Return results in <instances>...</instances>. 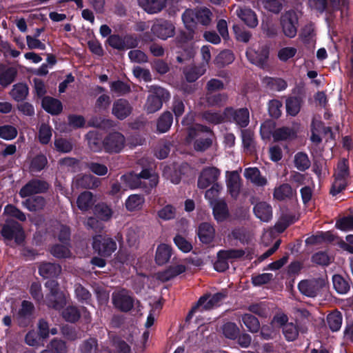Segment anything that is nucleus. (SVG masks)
Segmentation results:
<instances>
[{
  "label": "nucleus",
  "instance_id": "obj_53",
  "mask_svg": "<svg viewBox=\"0 0 353 353\" xmlns=\"http://www.w3.org/2000/svg\"><path fill=\"white\" fill-rule=\"evenodd\" d=\"M17 136V130L9 125L0 127V138L5 140L14 139Z\"/></svg>",
  "mask_w": 353,
  "mask_h": 353
},
{
  "label": "nucleus",
  "instance_id": "obj_63",
  "mask_svg": "<svg viewBox=\"0 0 353 353\" xmlns=\"http://www.w3.org/2000/svg\"><path fill=\"white\" fill-rule=\"evenodd\" d=\"M54 147L59 152H69L72 149V144L70 141L60 138L55 139Z\"/></svg>",
  "mask_w": 353,
  "mask_h": 353
},
{
  "label": "nucleus",
  "instance_id": "obj_19",
  "mask_svg": "<svg viewBox=\"0 0 353 353\" xmlns=\"http://www.w3.org/2000/svg\"><path fill=\"white\" fill-rule=\"evenodd\" d=\"M225 116L232 117L234 121L241 127L247 126L250 121V114L247 108H241L237 110L226 108Z\"/></svg>",
  "mask_w": 353,
  "mask_h": 353
},
{
  "label": "nucleus",
  "instance_id": "obj_52",
  "mask_svg": "<svg viewBox=\"0 0 353 353\" xmlns=\"http://www.w3.org/2000/svg\"><path fill=\"white\" fill-rule=\"evenodd\" d=\"M348 183V179L334 177V181L332 183L330 193L332 195H336L342 192Z\"/></svg>",
  "mask_w": 353,
  "mask_h": 353
},
{
  "label": "nucleus",
  "instance_id": "obj_1",
  "mask_svg": "<svg viewBox=\"0 0 353 353\" xmlns=\"http://www.w3.org/2000/svg\"><path fill=\"white\" fill-rule=\"evenodd\" d=\"M125 188L134 189L139 187L153 188L159 181L158 176L149 170H143L139 174L128 173L121 177Z\"/></svg>",
  "mask_w": 353,
  "mask_h": 353
},
{
  "label": "nucleus",
  "instance_id": "obj_7",
  "mask_svg": "<svg viewBox=\"0 0 353 353\" xmlns=\"http://www.w3.org/2000/svg\"><path fill=\"white\" fill-rule=\"evenodd\" d=\"M280 23L283 32L286 37L294 38L296 35L298 16L296 12L290 10L283 14Z\"/></svg>",
  "mask_w": 353,
  "mask_h": 353
},
{
  "label": "nucleus",
  "instance_id": "obj_25",
  "mask_svg": "<svg viewBox=\"0 0 353 353\" xmlns=\"http://www.w3.org/2000/svg\"><path fill=\"white\" fill-rule=\"evenodd\" d=\"M34 306L32 303L28 301H23L21 304V308L19 311L16 318L19 325H26L33 311Z\"/></svg>",
  "mask_w": 353,
  "mask_h": 353
},
{
  "label": "nucleus",
  "instance_id": "obj_39",
  "mask_svg": "<svg viewBox=\"0 0 353 353\" xmlns=\"http://www.w3.org/2000/svg\"><path fill=\"white\" fill-rule=\"evenodd\" d=\"M46 202L43 197L40 196H34L26 199L23 205L30 211H37L43 209Z\"/></svg>",
  "mask_w": 353,
  "mask_h": 353
},
{
  "label": "nucleus",
  "instance_id": "obj_61",
  "mask_svg": "<svg viewBox=\"0 0 353 353\" xmlns=\"http://www.w3.org/2000/svg\"><path fill=\"white\" fill-rule=\"evenodd\" d=\"M297 50L294 47H284L281 48L278 52V58L281 61H287L290 58L295 56Z\"/></svg>",
  "mask_w": 353,
  "mask_h": 353
},
{
  "label": "nucleus",
  "instance_id": "obj_62",
  "mask_svg": "<svg viewBox=\"0 0 353 353\" xmlns=\"http://www.w3.org/2000/svg\"><path fill=\"white\" fill-rule=\"evenodd\" d=\"M239 331L238 327L234 323L228 322L223 326V333L228 339H235Z\"/></svg>",
  "mask_w": 353,
  "mask_h": 353
},
{
  "label": "nucleus",
  "instance_id": "obj_11",
  "mask_svg": "<svg viewBox=\"0 0 353 353\" xmlns=\"http://www.w3.org/2000/svg\"><path fill=\"white\" fill-rule=\"evenodd\" d=\"M225 294L219 292L211 296L201 297L197 305L194 307L189 315H192L197 310H210L219 305L220 302L225 297Z\"/></svg>",
  "mask_w": 353,
  "mask_h": 353
},
{
  "label": "nucleus",
  "instance_id": "obj_2",
  "mask_svg": "<svg viewBox=\"0 0 353 353\" xmlns=\"http://www.w3.org/2000/svg\"><path fill=\"white\" fill-rule=\"evenodd\" d=\"M182 20L185 28L191 30L197 22L205 26H209L212 20V13L205 7L196 10L187 9L182 15Z\"/></svg>",
  "mask_w": 353,
  "mask_h": 353
},
{
  "label": "nucleus",
  "instance_id": "obj_55",
  "mask_svg": "<svg viewBox=\"0 0 353 353\" xmlns=\"http://www.w3.org/2000/svg\"><path fill=\"white\" fill-rule=\"evenodd\" d=\"M51 254L57 258H69L71 252L68 248L63 245H56L50 250Z\"/></svg>",
  "mask_w": 353,
  "mask_h": 353
},
{
  "label": "nucleus",
  "instance_id": "obj_6",
  "mask_svg": "<svg viewBox=\"0 0 353 353\" xmlns=\"http://www.w3.org/2000/svg\"><path fill=\"white\" fill-rule=\"evenodd\" d=\"M46 287L50 290V294L46 297L48 305L57 310L61 309L65 304V296L58 290L57 282L49 280L46 283Z\"/></svg>",
  "mask_w": 353,
  "mask_h": 353
},
{
  "label": "nucleus",
  "instance_id": "obj_45",
  "mask_svg": "<svg viewBox=\"0 0 353 353\" xmlns=\"http://www.w3.org/2000/svg\"><path fill=\"white\" fill-rule=\"evenodd\" d=\"M242 321L251 332H256L260 328V324L258 319L251 314H244L242 316Z\"/></svg>",
  "mask_w": 353,
  "mask_h": 353
},
{
  "label": "nucleus",
  "instance_id": "obj_40",
  "mask_svg": "<svg viewBox=\"0 0 353 353\" xmlns=\"http://www.w3.org/2000/svg\"><path fill=\"white\" fill-rule=\"evenodd\" d=\"M28 94V88L24 83H18L13 86L10 91L11 97L16 101L23 100Z\"/></svg>",
  "mask_w": 353,
  "mask_h": 353
},
{
  "label": "nucleus",
  "instance_id": "obj_48",
  "mask_svg": "<svg viewBox=\"0 0 353 353\" xmlns=\"http://www.w3.org/2000/svg\"><path fill=\"white\" fill-rule=\"evenodd\" d=\"M222 190V185L220 183H214L211 188L206 190L205 193V198L209 201L210 205H212L219 195Z\"/></svg>",
  "mask_w": 353,
  "mask_h": 353
},
{
  "label": "nucleus",
  "instance_id": "obj_44",
  "mask_svg": "<svg viewBox=\"0 0 353 353\" xmlns=\"http://www.w3.org/2000/svg\"><path fill=\"white\" fill-rule=\"evenodd\" d=\"M327 321L330 328L332 331H338L342 324L341 314L339 312H332L327 316Z\"/></svg>",
  "mask_w": 353,
  "mask_h": 353
},
{
  "label": "nucleus",
  "instance_id": "obj_32",
  "mask_svg": "<svg viewBox=\"0 0 353 353\" xmlns=\"http://www.w3.org/2000/svg\"><path fill=\"white\" fill-rule=\"evenodd\" d=\"M17 74V70L12 67H6L0 65V84L2 86H7L14 79Z\"/></svg>",
  "mask_w": 353,
  "mask_h": 353
},
{
  "label": "nucleus",
  "instance_id": "obj_30",
  "mask_svg": "<svg viewBox=\"0 0 353 353\" xmlns=\"http://www.w3.org/2000/svg\"><path fill=\"white\" fill-rule=\"evenodd\" d=\"M39 270L43 277L51 278L58 276L61 272V268L56 263H44L40 265Z\"/></svg>",
  "mask_w": 353,
  "mask_h": 353
},
{
  "label": "nucleus",
  "instance_id": "obj_37",
  "mask_svg": "<svg viewBox=\"0 0 353 353\" xmlns=\"http://www.w3.org/2000/svg\"><path fill=\"white\" fill-rule=\"evenodd\" d=\"M145 199L139 194H132L125 201V207L128 211H137L142 208Z\"/></svg>",
  "mask_w": 353,
  "mask_h": 353
},
{
  "label": "nucleus",
  "instance_id": "obj_56",
  "mask_svg": "<svg viewBox=\"0 0 353 353\" xmlns=\"http://www.w3.org/2000/svg\"><path fill=\"white\" fill-rule=\"evenodd\" d=\"M96 214L102 220L108 221L112 216V210L105 204H99L95 207Z\"/></svg>",
  "mask_w": 353,
  "mask_h": 353
},
{
  "label": "nucleus",
  "instance_id": "obj_5",
  "mask_svg": "<svg viewBox=\"0 0 353 353\" xmlns=\"http://www.w3.org/2000/svg\"><path fill=\"white\" fill-rule=\"evenodd\" d=\"M92 247L99 255L110 256L117 250V243L107 235H97L93 238Z\"/></svg>",
  "mask_w": 353,
  "mask_h": 353
},
{
  "label": "nucleus",
  "instance_id": "obj_41",
  "mask_svg": "<svg viewBox=\"0 0 353 353\" xmlns=\"http://www.w3.org/2000/svg\"><path fill=\"white\" fill-rule=\"evenodd\" d=\"M333 286L339 294H346L350 290V284L341 276L336 274L332 278Z\"/></svg>",
  "mask_w": 353,
  "mask_h": 353
},
{
  "label": "nucleus",
  "instance_id": "obj_51",
  "mask_svg": "<svg viewBox=\"0 0 353 353\" xmlns=\"http://www.w3.org/2000/svg\"><path fill=\"white\" fill-rule=\"evenodd\" d=\"M228 99L225 94H208L206 103L209 106H219L223 104Z\"/></svg>",
  "mask_w": 353,
  "mask_h": 353
},
{
  "label": "nucleus",
  "instance_id": "obj_22",
  "mask_svg": "<svg viewBox=\"0 0 353 353\" xmlns=\"http://www.w3.org/2000/svg\"><path fill=\"white\" fill-rule=\"evenodd\" d=\"M227 187L232 197H236L239 195L241 189V179L237 172L233 171L228 173Z\"/></svg>",
  "mask_w": 353,
  "mask_h": 353
},
{
  "label": "nucleus",
  "instance_id": "obj_21",
  "mask_svg": "<svg viewBox=\"0 0 353 353\" xmlns=\"http://www.w3.org/2000/svg\"><path fill=\"white\" fill-rule=\"evenodd\" d=\"M296 194V190L292 189L289 184L283 183L274 188L273 197L276 200L283 201L292 199Z\"/></svg>",
  "mask_w": 353,
  "mask_h": 353
},
{
  "label": "nucleus",
  "instance_id": "obj_58",
  "mask_svg": "<svg viewBox=\"0 0 353 353\" xmlns=\"http://www.w3.org/2000/svg\"><path fill=\"white\" fill-rule=\"evenodd\" d=\"M282 102L273 99L269 102L268 111L270 115L273 118H279L281 114Z\"/></svg>",
  "mask_w": 353,
  "mask_h": 353
},
{
  "label": "nucleus",
  "instance_id": "obj_13",
  "mask_svg": "<svg viewBox=\"0 0 353 353\" xmlns=\"http://www.w3.org/2000/svg\"><path fill=\"white\" fill-rule=\"evenodd\" d=\"M1 233L5 239H14L17 243H21L24 239V233L21 225L14 221L4 225Z\"/></svg>",
  "mask_w": 353,
  "mask_h": 353
},
{
  "label": "nucleus",
  "instance_id": "obj_33",
  "mask_svg": "<svg viewBox=\"0 0 353 353\" xmlns=\"http://www.w3.org/2000/svg\"><path fill=\"white\" fill-rule=\"evenodd\" d=\"M172 255V249L170 245L162 243L157 248L155 260L159 265L166 263Z\"/></svg>",
  "mask_w": 353,
  "mask_h": 353
},
{
  "label": "nucleus",
  "instance_id": "obj_34",
  "mask_svg": "<svg viewBox=\"0 0 353 353\" xmlns=\"http://www.w3.org/2000/svg\"><path fill=\"white\" fill-rule=\"evenodd\" d=\"M298 125L293 128L290 127H283L276 129L274 134L273 137L276 141H282V140H286L288 139H292L295 137L297 130H298Z\"/></svg>",
  "mask_w": 353,
  "mask_h": 353
},
{
  "label": "nucleus",
  "instance_id": "obj_24",
  "mask_svg": "<svg viewBox=\"0 0 353 353\" xmlns=\"http://www.w3.org/2000/svg\"><path fill=\"white\" fill-rule=\"evenodd\" d=\"M244 176L257 186H264L268 183L266 178L261 176L260 171L256 168H246L244 171Z\"/></svg>",
  "mask_w": 353,
  "mask_h": 353
},
{
  "label": "nucleus",
  "instance_id": "obj_15",
  "mask_svg": "<svg viewBox=\"0 0 353 353\" xmlns=\"http://www.w3.org/2000/svg\"><path fill=\"white\" fill-rule=\"evenodd\" d=\"M323 285L324 281L323 280H305L299 283V290L303 294L314 297Z\"/></svg>",
  "mask_w": 353,
  "mask_h": 353
},
{
  "label": "nucleus",
  "instance_id": "obj_46",
  "mask_svg": "<svg viewBox=\"0 0 353 353\" xmlns=\"http://www.w3.org/2000/svg\"><path fill=\"white\" fill-rule=\"evenodd\" d=\"M294 162L295 167L301 171H304L310 166L307 155L303 152H299L294 156Z\"/></svg>",
  "mask_w": 353,
  "mask_h": 353
},
{
  "label": "nucleus",
  "instance_id": "obj_18",
  "mask_svg": "<svg viewBox=\"0 0 353 353\" xmlns=\"http://www.w3.org/2000/svg\"><path fill=\"white\" fill-rule=\"evenodd\" d=\"M132 110L128 101L120 99L114 102L112 112L117 119L123 120L131 114Z\"/></svg>",
  "mask_w": 353,
  "mask_h": 353
},
{
  "label": "nucleus",
  "instance_id": "obj_57",
  "mask_svg": "<svg viewBox=\"0 0 353 353\" xmlns=\"http://www.w3.org/2000/svg\"><path fill=\"white\" fill-rule=\"evenodd\" d=\"M334 177L349 179V166L345 159H342L338 163Z\"/></svg>",
  "mask_w": 353,
  "mask_h": 353
},
{
  "label": "nucleus",
  "instance_id": "obj_59",
  "mask_svg": "<svg viewBox=\"0 0 353 353\" xmlns=\"http://www.w3.org/2000/svg\"><path fill=\"white\" fill-rule=\"evenodd\" d=\"M336 227L341 230L348 231L353 230V215H349L338 220Z\"/></svg>",
  "mask_w": 353,
  "mask_h": 353
},
{
  "label": "nucleus",
  "instance_id": "obj_26",
  "mask_svg": "<svg viewBox=\"0 0 353 353\" xmlns=\"http://www.w3.org/2000/svg\"><path fill=\"white\" fill-rule=\"evenodd\" d=\"M215 234V230L213 226L208 223H202L198 228V236L201 241L204 243H210Z\"/></svg>",
  "mask_w": 353,
  "mask_h": 353
},
{
  "label": "nucleus",
  "instance_id": "obj_54",
  "mask_svg": "<svg viewBox=\"0 0 353 353\" xmlns=\"http://www.w3.org/2000/svg\"><path fill=\"white\" fill-rule=\"evenodd\" d=\"M158 216L162 220L172 219L176 216V209L171 205H167L158 211Z\"/></svg>",
  "mask_w": 353,
  "mask_h": 353
},
{
  "label": "nucleus",
  "instance_id": "obj_64",
  "mask_svg": "<svg viewBox=\"0 0 353 353\" xmlns=\"http://www.w3.org/2000/svg\"><path fill=\"white\" fill-rule=\"evenodd\" d=\"M88 145L90 148L94 151L97 152L101 150L100 146V140L97 137V134L95 132H90L86 135Z\"/></svg>",
  "mask_w": 353,
  "mask_h": 353
},
{
  "label": "nucleus",
  "instance_id": "obj_29",
  "mask_svg": "<svg viewBox=\"0 0 353 353\" xmlns=\"http://www.w3.org/2000/svg\"><path fill=\"white\" fill-rule=\"evenodd\" d=\"M185 270V265L182 264L171 266L166 270L159 272L157 277L162 281H167L184 272Z\"/></svg>",
  "mask_w": 353,
  "mask_h": 353
},
{
  "label": "nucleus",
  "instance_id": "obj_8",
  "mask_svg": "<svg viewBox=\"0 0 353 353\" xmlns=\"http://www.w3.org/2000/svg\"><path fill=\"white\" fill-rule=\"evenodd\" d=\"M221 171L215 167H207L202 170L198 179L197 185L200 189H205L214 183H219Z\"/></svg>",
  "mask_w": 353,
  "mask_h": 353
},
{
  "label": "nucleus",
  "instance_id": "obj_12",
  "mask_svg": "<svg viewBox=\"0 0 353 353\" xmlns=\"http://www.w3.org/2000/svg\"><path fill=\"white\" fill-rule=\"evenodd\" d=\"M174 30L175 28L171 22L162 19L156 21L151 28L153 34L163 40L173 37Z\"/></svg>",
  "mask_w": 353,
  "mask_h": 353
},
{
  "label": "nucleus",
  "instance_id": "obj_31",
  "mask_svg": "<svg viewBox=\"0 0 353 353\" xmlns=\"http://www.w3.org/2000/svg\"><path fill=\"white\" fill-rule=\"evenodd\" d=\"M42 107L46 112L52 114H57L62 110L61 101L50 97H46L43 99Z\"/></svg>",
  "mask_w": 353,
  "mask_h": 353
},
{
  "label": "nucleus",
  "instance_id": "obj_60",
  "mask_svg": "<svg viewBox=\"0 0 353 353\" xmlns=\"http://www.w3.org/2000/svg\"><path fill=\"white\" fill-rule=\"evenodd\" d=\"M110 90L118 95H123L130 91V87L121 81H117L110 83Z\"/></svg>",
  "mask_w": 353,
  "mask_h": 353
},
{
  "label": "nucleus",
  "instance_id": "obj_50",
  "mask_svg": "<svg viewBox=\"0 0 353 353\" xmlns=\"http://www.w3.org/2000/svg\"><path fill=\"white\" fill-rule=\"evenodd\" d=\"M283 332L288 341L295 340L299 334L296 326L292 323H284L283 326Z\"/></svg>",
  "mask_w": 353,
  "mask_h": 353
},
{
  "label": "nucleus",
  "instance_id": "obj_16",
  "mask_svg": "<svg viewBox=\"0 0 353 353\" xmlns=\"http://www.w3.org/2000/svg\"><path fill=\"white\" fill-rule=\"evenodd\" d=\"M268 54L269 50L264 46L259 48L257 50L254 48H249L246 52V55L250 62L261 68L265 65Z\"/></svg>",
  "mask_w": 353,
  "mask_h": 353
},
{
  "label": "nucleus",
  "instance_id": "obj_14",
  "mask_svg": "<svg viewBox=\"0 0 353 353\" xmlns=\"http://www.w3.org/2000/svg\"><path fill=\"white\" fill-rule=\"evenodd\" d=\"M105 150L108 152H119L125 145V138L119 132L110 134L103 142Z\"/></svg>",
  "mask_w": 353,
  "mask_h": 353
},
{
  "label": "nucleus",
  "instance_id": "obj_9",
  "mask_svg": "<svg viewBox=\"0 0 353 353\" xmlns=\"http://www.w3.org/2000/svg\"><path fill=\"white\" fill-rule=\"evenodd\" d=\"M244 254L242 250H221L217 254V261L214 263V268L218 272H223L229 267L228 260L238 259Z\"/></svg>",
  "mask_w": 353,
  "mask_h": 353
},
{
  "label": "nucleus",
  "instance_id": "obj_3",
  "mask_svg": "<svg viewBox=\"0 0 353 353\" xmlns=\"http://www.w3.org/2000/svg\"><path fill=\"white\" fill-rule=\"evenodd\" d=\"M149 92L150 94L144 106L148 113H154L159 110L162 108L163 103L168 101L170 97L166 90L157 85L150 86Z\"/></svg>",
  "mask_w": 353,
  "mask_h": 353
},
{
  "label": "nucleus",
  "instance_id": "obj_42",
  "mask_svg": "<svg viewBox=\"0 0 353 353\" xmlns=\"http://www.w3.org/2000/svg\"><path fill=\"white\" fill-rule=\"evenodd\" d=\"M205 71L206 68L205 65L190 68L185 72L186 79L190 82H193L196 81L199 77L203 75Z\"/></svg>",
  "mask_w": 353,
  "mask_h": 353
},
{
  "label": "nucleus",
  "instance_id": "obj_36",
  "mask_svg": "<svg viewBox=\"0 0 353 353\" xmlns=\"http://www.w3.org/2000/svg\"><path fill=\"white\" fill-rule=\"evenodd\" d=\"M75 183L77 187L92 189L98 187L100 184V181L92 175H84L77 179Z\"/></svg>",
  "mask_w": 353,
  "mask_h": 353
},
{
  "label": "nucleus",
  "instance_id": "obj_43",
  "mask_svg": "<svg viewBox=\"0 0 353 353\" xmlns=\"http://www.w3.org/2000/svg\"><path fill=\"white\" fill-rule=\"evenodd\" d=\"M52 135V130L50 126L43 123L39 126L38 138L41 144H48Z\"/></svg>",
  "mask_w": 353,
  "mask_h": 353
},
{
  "label": "nucleus",
  "instance_id": "obj_27",
  "mask_svg": "<svg viewBox=\"0 0 353 353\" xmlns=\"http://www.w3.org/2000/svg\"><path fill=\"white\" fill-rule=\"evenodd\" d=\"M139 5L148 13L160 12L165 6L166 0H138Z\"/></svg>",
  "mask_w": 353,
  "mask_h": 353
},
{
  "label": "nucleus",
  "instance_id": "obj_4",
  "mask_svg": "<svg viewBox=\"0 0 353 353\" xmlns=\"http://www.w3.org/2000/svg\"><path fill=\"white\" fill-rule=\"evenodd\" d=\"M210 130L200 124H195L189 129L187 142H190L192 139L198 138L195 140L194 148L197 151H204L212 145V139L208 137H203V134H209Z\"/></svg>",
  "mask_w": 353,
  "mask_h": 353
},
{
  "label": "nucleus",
  "instance_id": "obj_20",
  "mask_svg": "<svg viewBox=\"0 0 353 353\" xmlns=\"http://www.w3.org/2000/svg\"><path fill=\"white\" fill-rule=\"evenodd\" d=\"M254 212L258 219L264 222H268L272 217L271 205L264 201H261L256 204L254 207Z\"/></svg>",
  "mask_w": 353,
  "mask_h": 353
},
{
  "label": "nucleus",
  "instance_id": "obj_49",
  "mask_svg": "<svg viewBox=\"0 0 353 353\" xmlns=\"http://www.w3.org/2000/svg\"><path fill=\"white\" fill-rule=\"evenodd\" d=\"M263 82L266 83L271 89L277 91H281L287 88L286 82L282 79H274L271 77H265Z\"/></svg>",
  "mask_w": 353,
  "mask_h": 353
},
{
  "label": "nucleus",
  "instance_id": "obj_47",
  "mask_svg": "<svg viewBox=\"0 0 353 353\" xmlns=\"http://www.w3.org/2000/svg\"><path fill=\"white\" fill-rule=\"evenodd\" d=\"M301 101L296 97L290 98L286 101V111L291 116H296L300 111Z\"/></svg>",
  "mask_w": 353,
  "mask_h": 353
},
{
  "label": "nucleus",
  "instance_id": "obj_28",
  "mask_svg": "<svg viewBox=\"0 0 353 353\" xmlns=\"http://www.w3.org/2000/svg\"><path fill=\"white\" fill-rule=\"evenodd\" d=\"M211 206L212 208L214 219L217 221H223L228 217L229 211L227 205L223 200L215 201Z\"/></svg>",
  "mask_w": 353,
  "mask_h": 353
},
{
  "label": "nucleus",
  "instance_id": "obj_38",
  "mask_svg": "<svg viewBox=\"0 0 353 353\" xmlns=\"http://www.w3.org/2000/svg\"><path fill=\"white\" fill-rule=\"evenodd\" d=\"M172 123V116L170 112H165L161 114L157 121V128L160 133L167 132Z\"/></svg>",
  "mask_w": 353,
  "mask_h": 353
},
{
  "label": "nucleus",
  "instance_id": "obj_17",
  "mask_svg": "<svg viewBox=\"0 0 353 353\" xmlns=\"http://www.w3.org/2000/svg\"><path fill=\"white\" fill-rule=\"evenodd\" d=\"M48 188V184L45 181L34 180L29 182L23 187L19 192L21 197H26L30 194H37L46 190Z\"/></svg>",
  "mask_w": 353,
  "mask_h": 353
},
{
  "label": "nucleus",
  "instance_id": "obj_23",
  "mask_svg": "<svg viewBox=\"0 0 353 353\" xmlns=\"http://www.w3.org/2000/svg\"><path fill=\"white\" fill-rule=\"evenodd\" d=\"M238 17L250 28H254L258 24V19L256 14L249 8H238L236 10Z\"/></svg>",
  "mask_w": 353,
  "mask_h": 353
},
{
  "label": "nucleus",
  "instance_id": "obj_35",
  "mask_svg": "<svg viewBox=\"0 0 353 353\" xmlns=\"http://www.w3.org/2000/svg\"><path fill=\"white\" fill-rule=\"evenodd\" d=\"M94 203L93 195L90 192H83L77 198V204L81 211H87L92 207Z\"/></svg>",
  "mask_w": 353,
  "mask_h": 353
},
{
  "label": "nucleus",
  "instance_id": "obj_10",
  "mask_svg": "<svg viewBox=\"0 0 353 353\" xmlns=\"http://www.w3.org/2000/svg\"><path fill=\"white\" fill-rule=\"evenodd\" d=\"M112 303L118 310L128 312L133 307V299L125 290L115 291L112 295Z\"/></svg>",
  "mask_w": 353,
  "mask_h": 353
}]
</instances>
